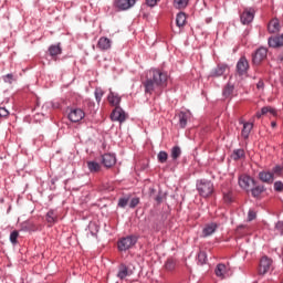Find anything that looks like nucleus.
I'll return each instance as SVG.
<instances>
[{"label": "nucleus", "mask_w": 283, "mask_h": 283, "mask_svg": "<svg viewBox=\"0 0 283 283\" xmlns=\"http://www.w3.org/2000/svg\"><path fill=\"white\" fill-rule=\"evenodd\" d=\"M104 92L101 88H96L95 90V99L97 101V103H101V101H103V96H104Z\"/></svg>", "instance_id": "38"}, {"label": "nucleus", "mask_w": 283, "mask_h": 283, "mask_svg": "<svg viewBox=\"0 0 283 283\" xmlns=\"http://www.w3.org/2000/svg\"><path fill=\"white\" fill-rule=\"evenodd\" d=\"M255 218H256L255 211L249 210V212H248V220H249V222L255 220Z\"/></svg>", "instance_id": "43"}, {"label": "nucleus", "mask_w": 283, "mask_h": 283, "mask_svg": "<svg viewBox=\"0 0 283 283\" xmlns=\"http://www.w3.org/2000/svg\"><path fill=\"white\" fill-rule=\"evenodd\" d=\"M102 163L104 167H114V165H116V156L113 154H105L102 157Z\"/></svg>", "instance_id": "16"}, {"label": "nucleus", "mask_w": 283, "mask_h": 283, "mask_svg": "<svg viewBox=\"0 0 283 283\" xmlns=\"http://www.w3.org/2000/svg\"><path fill=\"white\" fill-rule=\"evenodd\" d=\"M233 92H235V86L233 84L228 83L222 91V96L226 98H231L233 96Z\"/></svg>", "instance_id": "21"}, {"label": "nucleus", "mask_w": 283, "mask_h": 283, "mask_svg": "<svg viewBox=\"0 0 283 283\" xmlns=\"http://www.w3.org/2000/svg\"><path fill=\"white\" fill-rule=\"evenodd\" d=\"M129 196H126L124 198H119L118 200V207H120V209H125V207H127V205H129Z\"/></svg>", "instance_id": "34"}, {"label": "nucleus", "mask_w": 283, "mask_h": 283, "mask_svg": "<svg viewBox=\"0 0 283 283\" xmlns=\"http://www.w3.org/2000/svg\"><path fill=\"white\" fill-rule=\"evenodd\" d=\"M178 118H179V126L181 127V129H185V127H187V122L189 120V118H191V113L188 112H180L178 114Z\"/></svg>", "instance_id": "17"}, {"label": "nucleus", "mask_w": 283, "mask_h": 283, "mask_svg": "<svg viewBox=\"0 0 283 283\" xmlns=\"http://www.w3.org/2000/svg\"><path fill=\"white\" fill-rule=\"evenodd\" d=\"M216 229H218V224L209 223L202 230V238H209V235H213L216 233Z\"/></svg>", "instance_id": "19"}, {"label": "nucleus", "mask_w": 283, "mask_h": 283, "mask_svg": "<svg viewBox=\"0 0 283 283\" xmlns=\"http://www.w3.org/2000/svg\"><path fill=\"white\" fill-rule=\"evenodd\" d=\"M239 186L241 189H245V191H252L254 198H259L262 191H264V187L258 186L253 178H239Z\"/></svg>", "instance_id": "1"}, {"label": "nucleus", "mask_w": 283, "mask_h": 283, "mask_svg": "<svg viewBox=\"0 0 283 283\" xmlns=\"http://www.w3.org/2000/svg\"><path fill=\"white\" fill-rule=\"evenodd\" d=\"M198 260H199L200 264H206L207 263V253L200 252L198 254Z\"/></svg>", "instance_id": "41"}, {"label": "nucleus", "mask_w": 283, "mask_h": 283, "mask_svg": "<svg viewBox=\"0 0 283 283\" xmlns=\"http://www.w3.org/2000/svg\"><path fill=\"white\" fill-rule=\"evenodd\" d=\"M242 229H247V227L245 226H239L237 228V233H241Z\"/></svg>", "instance_id": "49"}, {"label": "nucleus", "mask_w": 283, "mask_h": 283, "mask_svg": "<svg viewBox=\"0 0 283 283\" xmlns=\"http://www.w3.org/2000/svg\"><path fill=\"white\" fill-rule=\"evenodd\" d=\"M268 52L266 48H259L252 55V63H254V65H260V63L266 59Z\"/></svg>", "instance_id": "10"}, {"label": "nucleus", "mask_w": 283, "mask_h": 283, "mask_svg": "<svg viewBox=\"0 0 283 283\" xmlns=\"http://www.w3.org/2000/svg\"><path fill=\"white\" fill-rule=\"evenodd\" d=\"M240 19L243 25H249V23H252L253 19H255V9L245 8L241 13Z\"/></svg>", "instance_id": "5"}, {"label": "nucleus", "mask_w": 283, "mask_h": 283, "mask_svg": "<svg viewBox=\"0 0 283 283\" xmlns=\"http://www.w3.org/2000/svg\"><path fill=\"white\" fill-rule=\"evenodd\" d=\"M262 180H263V182H271L272 179L265 178V179H262Z\"/></svg>", "instance_id": "52"}, {"label": "nucleus", "mask_w": 283, "mask_h": 283, "mask_svg": "<svg viewBox=\"0 0 283 283\" xmlns=\"http://www.w3.org/2000/svg\"><path fill=\"white\" fill-rule=\"evenodd\" d=\"M223 200L224 202H233V192H224Z\"/></svg>", "instance_id": "40"}, {"label": "nucleus", "mask_w": 283, "mask_h": 283, "mask_svg": "<svg viewBox=\"0 0 283 283\" xmlns=\"http://www.w3.org/2000/svg\"><path fill=\"white\" fill-rule=\"evenodd\" d=\"M128 275H129V268H127V265H125V264L122 263V264L118 266L117 277H118L119 280H125V277H128Z\"/></svg>", "instance_id": "22"}, {"label": "nucleus", "mask_w": 283, "mask_h": 283, "mask_svg": "<svg viewBox=\"0 0 283 283\" xmlns=\"http://www.w3.org/2000/svg\"><path fill=\"white\" fill-rule=\"evenodd\" d=\"M97 49L102 52H107V50H112V40L105 36L99 38L97 42Z\"/></svg>", "instance_id": "13"}, {"label": "nucleus", "mask_w": 283, "mask_h": 283, "mask_svg": "<svg viewBox=\"0 0 283 283\" xmlns=\"http://www.w3.org/2000/svg\"><path fill=\"white\" fill-rule=\"evenodd\" d=\"M228 273L229 266H227L224 263H219L214 269V274L217 275V277H220V280H224Z\"/></svg>", "instance_id": "15"}, {"label": "nucleus", "mask_w": 283, "mask_h": 283, "mask_svg": "<svg viewBox=\"0 0 283 283\" xmlns=\"http://www.w3.org/2000/svg\"><path fill=\"white\" fill-rule=\"evenodd\" d=\"M268 31L270 32V34H277V32H280V20L273 19L268 24Z\"/></svg>", "instance_id": "20"}, {"label": "nucleus", "mask_w": 283, "mask_h": 283, "mask_svg": "<svg viewBox=\"0 0 283 283\" xmlns=\"http://www.w3.org/2000/svg\"><path fill=\"white\" fill-rule=\"evenodd\" d=\"M275 229H277V231L282 232L283 231V223L277 222L276 226H275Z\"/></svg>", "instance_id": "48"}, {"label": "nucleus", "mask_w": 283, "mask_h": 283, "mask_svg": "<svg viewBox=\"0 0 283 283\" xmlns=\"http://www.w3.org/2000/svg\"><path fill=\"white\" fill-rule=\"evenodd\" d=\"M7 116H10V112L6 107H0V118H7Z\"/></svg>", "instance_id": "42"}, {"label": "nucleus", "mask_w": 283, "mask_h": 283, "mask_svg": "<svg viewBox=\"0 0 283 283\" xmlns=\"http://www.w3.org/2000/svg\"><path fill=\"white\" fill-rule=\"evenodd\" d=\"M227 72H229V65H227V64H218L217 67H214L210 72L209 76L211 78H219V76H224V74H227Z\"/></svg>", "instance_id": "11"}, {"label": "nucleus", "mask_w": 283, "mask_h": 283, "mask_svg": "<svg viewBox=\"0 0 283 283\" xmlns=\"http://www.w3.org/2000/svg\"><path fill=\"white\" fill-rule=\"evenodd\" d=\"M271 266H273V260L269 256H262L259 264V275H266L271 271Z\"/></svg>", "instance_id": "6"}, {"label": "nucleus", "mask_w": 283, "mask_h": 283, "mask_svg": "<svg viewBox=\"0 0 283 283\" xmlns=\"http://www.w3.org/2000/svg\"><path fill=\"white\" fill-rule=\"evenodd\" d=\"M270 48H282L283 46V34L272 36L268 41Z\"/></svg>", "instance_id": "18"}, {"label": "nucleus", "mask_w": 283, "mask_h": 283, "mask_svg": "<svg viewBox=\"0 0 283 283\" xmlns=\"http://www.w3.org/2000/svg\"><path fill=\"white\" fill-rule=\"evenodd\" d=\"M271 125H272V127H277V123H275V122H272Z\"/></svg>", "instance_id": "53"}, {"label": "nucleus", "mask_w": 283, "mask_h": 283, "mask_svg": "<svg viewBox=\"0 0 283 283\" xmlns=\"http://www.w3.org/2000/svg\"><path fill=\"white\" fill-rule=\"evenodd\" d=\"M274 189H275V191H283V184H282V181H276L274 184Z\"/></svg>", "instance_id": "44"}, {"label": "nucleus", "mask_w": 283, "mask_h": 283, "mask_svg": "<svg viewBox=\"0 0 283 283\" xmlns=\"http://www.w3.org/2000/svg\"><path fill=\"white\" fill-rule=\"evenodd\" d=\"M237 72L239 76H244L249 72V60L245 56L240 57L237 63Z\"/></svg>", "instance_id": "12"}, {"label": "nucleus", "mask_w": 283, "mask_h": 283, "mask_svg": "<svg viewBox=\"0 0 283 283\" xmlns=\"http://www.w3.org/2000/svg\"><path fill=\"white\" fill-rule=\"evenodd\" d=\"M85 118V112L81 108H72L69 113L71 123H81Z\"/></svg>", "instance_id": "8"}, {"label": "nucleus", "mask_w": 283, "mask_h": 283, "mask_svg": "<svg viewBox=\"0 0 283 283\" xmlns=\"http://www.w3.org/2000/svg\"><path fill=\"white\" fill-rule=\"evenodd\" d=\"M233 160H240V158H244V149H235L232 154Z\"/></svg>", "instance_id": "33"}, {"label": "nucleus", "mask_w": 283, "mask_h": 283, "mask_svg": "<svg viewBox=\"0 0 283 283\" xmlns=\"http://www.w3.org/2000/svg\"><path fill=\"white\" fill-rule=\"evenodd\" d=\"M130 6H136V0H126Z\"/></svg>", "instance_id": "50"}, {"label": "nucleus", "mask_w": 283, "mask_h": 283, "mask_svg": "<svg viewBox=\"0 0 283 283\" xmlns=\"http://www.w3.org/2000/svg\"><path fill=\"white\" fill-rule=\"evenodd\" d=\"M2 78L4 83H9L10 85H12L13 81H17V77L12 73L4 75Z\"/></svg>", "instance_id": "36"}, {"label": "nucleus", "mask_w": 283, "mask_h": 283, "mask_svg": "<svg viewBox=\"0 0 283 283\" xmlns=\"http://www.w3.org/2000/svg\"><path fill=\"white\" fill-rule=\"evenodd\" d=\"M115 7L118 10H129V8H134L127 0H115Z\"/></svg>", "instance_id": "23"}, {"label": "nucleus", "mask_w": 283, "mask_h": 283, "mask_svg": "<svg viewBox=\"0 0 283 283\" xmlns=\"http://www.w3.org/2000/svg\"><path fill=\"white\" fill-rule=\"evenodd\" d=\"M252 129H253V123H249V122L244 123L241 132V136L243 138H249V135L251 134Z\"/></svg>", "instance_id": "24"}, {"label": "nucleus", "mask_w": 283, "mask_h": 283, "mask_svg": "<svg viewBox=\"0 0 283 283\" xmlns=\"http://www.w3.org/2000/svg\"><path fill=\"white\" fill-rule=\"evenodd\" d=\"M87 167L92 174H97V171H101V164L96 161H88Z\"/></svg>", "instance_id": "29"}, {"label": "nucleus", "mask_w": 283, "mask_h": 283, "mask_svg": "<svg viewBox=\"0 0 283 283\" xmlns=\"http://www.w3.org/2000/svg\"><path fill=\"white\" fill-rule=\"evenodd\" d=\"M169 158V155L167 154V151L165 150H160L157 155V160L158 163H160L161 165H164V163H167Z\"/></svg>", "instance_id": "31"}, {"label": "nucleus", "mask_w": 283, "mask_h": 283, "mask_svg": "<svg viewBox=\"0 0 283 283\" xmlns=\"http://www.w3.org/2000/svg\"><path fill=\"white\" fill-rule=\"evenodd\" d=\"M197 189L202 198H209L213 193V184L209 179H201L197 184Z\"/></svg>", "instance_id": "2"}, {"label": "nucleus", "mask_w": 283, "mask_h": 283, "mask_svg": "<svg viewBox=\"0 0 283 283\" xmlns=\"http://www.w3.org/2000/svg\"><path fill=\"white\" fill-rule=\"evenodd\" d=\"M255 116H256V118H262V116H264V115L262 114V112H258V113L255 114Z\"/></svg>", "instance_id": "51"}, {"label": "nucleus", "mask_w": 283, "mask_h": 283, "mask_svg": "<svg viewBox=\"0 0 283 283\" xmlns=\"http://www.w3.org/2000/svg\"><path fill=\"white\" fill-rule=\"evenodd\" d=\"M176 23L178 28L185 27V23H187V14H185V12L178 13L176 18Z\"/></svg>", "instance_id": "26"}, {"label": "nucleus", "mask_w": 283, "mask_h": 283, "mask_svg": "<svg viewBox=\"0 0 283 283\" xmlns=\"http://www.w3.org/2000/svg\"><path fill=\"white\" fill-rule=\"evenodd\" d=\"M140 205V198L136 197L130 200L129 207L130 209H136Z\"/></svg>", "instance_id": "39"}, {"label": "nucleus", "mask_w": 283, "mask_h": 283, "mask_svg": "<svg viewBox=\"0 0 283 283\" xmlns=\"http://www.w3.org/2000/svg\"><path fill=\"white\" fill-rule=\"evenodd\" d=\"M136 244V238L135 237H125L122 238L118 241V250L119 251H128V249H132Z\"/></svg>", "instance_id": "7"}, {"label": "nucleus", "mask_w": 283, "mask_h": 283, "mask_svg": "<svg viewBox=\"0 0 283 283\" xmlns=\"http://www.w3.org/2000/svg\"><path fill=\"white\" fill-rule=\"evenodd\" d=\"M189 6V0H174V8L177 10H185Z\"/></svg>", "instance_id": "28"}, {"label": "nucleus", "mask_w": 283, "mask_h": 283, "mask_svg": "<svg viewBox=\"0 0 283 283\" xmlns=\"http://www.w3.org/2000/svg\"><path fill=\"white\" fill-rule=\"evenodd\" d=\"M256 90L264 92V81L260 80L256 84Z\"/></svg>", "instance_id": "45"}, {"label": "nucleus", "mask_w": 283, "mask_h": 283, "mask_svg": "<svg viewBox=\"0 0 283 283\" xmlns=\"http://www.w3.org/2000/svg\"><path fill=\"white\" fill-rule=\"evenodd\" d=\"M49 52L52 56H59V54H61L62 50H61V45H51L49 48Z\"/></svg>", "instance_id": "32"}, {"label": "nucleus", "mask_w": 283, "mask_h": 283, "mask_svg": "<svg viewBox=\"0 0 283 283\" xmlns=\"http://www.w3.org/2000/svg\"><path fill=\"white\" fill-rule=\"evenodd\" d=\"M145 94H161L163 88L150 77L143 82Z\"/></svg>", "instance_id": "4"}, {"label": "nucleus", "mask_w": 283, "mask_h": 283, "mask_svg": "<svg viewBox=\"0 0 283 283\" xmlns=\"http://www.w3.org/2000/svg\"><path fill=\"white\" fill-rule=\"evenodd\" d=\"M19 238V231L14 230L10 234V242L11 244H17L19 241H17Z\"/></svg>", "instance_id": "37"}, {"label": "nucleus", "mask_w": 283, "mask_h": 283, "mask_svg": "<svg viewBox=\"0 0 283 283\" xmlns=\"http://www.w3.org/2000/svg\"><path fill=\"white\" fill-rule=\"evenodd\" d=\"M165 269L166 271H174V269H176V261H174V259H168Z\"/></svg>", "instance_id": "35"}, {"label": "nucleus", "mask_w": 283, "mask_h": 283, "mask_svg": "<svg viewBox=\"0 0 283 283\" xmlns=\"http://www.w3.org/2000/svg\"><path fill=\"white\" fill-rule=\"evenodd\" d=\"M182 150L180 149L179 146L172 147L170 151V158H172L171 163H176V160L180 158Z\"/></svg>", "instance_id": "25"}, {"label": "nucleus", "mask_w": 283, "mask_h": 283, "mask_svg": "<svg viewBox=\"0 0 283 283\" xmlns=\"http://www.w3.org/2000/svg\"><path fill=\"white\" fill-rule=\"evenodd\" d=\"M163 198H164L163 195L159 193V195L156 196L155 200H156V202H157L158 205H160V202H163Z\"/></svg>", "instance_id": "47"}, {"label": "nucleus", "mask_w": 283, "mask_h": 283, "mask_svg": "<svg viewBox=\"0 0 283 283\" xmlns=\"http://www.w3.org/2000/svg\"><path fill=\"white\" fill-rule=\"evenodd\" d=\"M153 76L150 77L161 90H165L167 87V78L168 75L165 72H161L159 70H151L150 71Z\"/></svg>", "instance_id": "3"}, {"label": "nucleus", "mask_w": 283, "mask_h": 283, "mask_svg": "<svg viewBox=\"0 0 283 283\" xmlns=\"http://www.w3.org/2000/svg\"><path fill=\"white\" fill-rule=\"evenodd\" d=\"M107 101L109 105H112V107H120V95H118V93L113 92L112 90L108 93Z\"/></svg>", "instance_id": "14"}, {"label": "nucleus", "mask_w": 283, "mask_h": 283, "mask_svg": "<svg viewBox=\"0 0 283 283\" xmlns=\"http://www.w3.org/2000/svg\"><path fill=\"white\" fill-rule=\"evenodd\" d=\"M111 119L117 123H125V120H127V114L120 108V106H117L113 109Z\"/></svg>", "instance_id": "9"}, {"label": "nucleus", "mask_w": 283, "mask_h": 283, "mask_svg": "<svg viewBox=\"0 0 283 283\" xmlns=\"http://www.w3.org/2000/svg\"><path fill=\"white\" fill-rule=\"evenodd\" d=\"M56 220H59V214H56V211L50 210L46 213V221L49 222V224H54Z\"/></svg>", "instance_id": "27"}, {"label": "nucleus", "mask_w": 283, "mask_h": 283, "mask_svg": "<svg viewBox=\"0 0 283 283\" xmlns=\"http://www.w3.org/2000/svg\"><path fill=\"white\" fill-rule=\"evenodd\" d=\"M261 114L266 116V114H271L272 116H277V111L271 106H265L261 108Z\"/></svg>", "instance_id": "30"}, {"label": "nucleus", "mask_w": 283, "mask_h": 283, "mask_svg": "<svg viewBox=\"0 0 283 283\" xmlns=\"http://www.w3.org/2000/svg\"><path fill=\"white\" fill-rule=\"evenodd\" d=\"M147 6H149L150 8H154V6H156V3H158V0H146Z\"/></svg>", "instance_id": "46"}]
</instances>
